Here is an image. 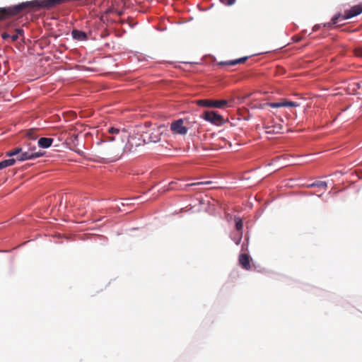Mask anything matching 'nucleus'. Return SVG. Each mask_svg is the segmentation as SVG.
<instances>
[{
	"label": "nucleus",
	"instance_id": "nucleus-21",
	"mask_svg": "<svg viewBox=\"0 0 362 362\" xmlns=\"http://www.w3.org/2000/svg\"><path fill=\"white\" fill-rule=\"evenodd\" d=\"M26 136L31 139H35L37 136L35 129H30L27 132Z\"/></svg>",
	"mask_w": 362,
	"mask_h": 362
},
{
	"label": "nucleus",
	"instance_id": "nucleus-7",
	"mask_svg": "<svg viewBox=\"0 0 362 362\" xmlns=\"http://www.w3.org/2000/svg\"><path fill=\"white\" fill-rule=\"evenodd\" d=\"M142 135L146 143H156L158 141V130L157 129L144 132Z\"/></svg>",
	"mask_w": 362,
	"mask_h": 362
},
{
	"label": "nucleus",
	"instance_id": "nucleus-27",
	"mask_svg": "<svg viewBox=\"0 0 362 362\" xmlns=\"http://www.w3.org/2000/svg\"><path fill=\"white\" fill-rule=\"evenodd\" d=\"M10 38L11 39V40L13 42H15L18 40V34H15V35H11Z\"/></svg>",
	"mask_w": 362,
	"mask_h": 362
},
{
	"label": "nucleus",
	"instance_id": "nucleus-4",
	"mask_svg": "<svg viewBox=\"0 0 362 362\" xmlns=\"http://www.w3.org/2000/svg\"><path fill=\"white\" fill-rule=\"evenodd\" d=\"M202 117L212 124L218 125L224 122L223 117L215 111H205Z\"/></svg>",
	"mask_w": 362,
	"mask_h": 362
},
{
	"label": "nucleus",
	"instance_id": "nucleus-29",
	"mask_svg": "<svg viewBox=\"0 0 362 362\" xmlns=\"http://www.w3.org/2000/svg\"><path fill=\"white\" fill-rule=\"evenodd\" d=\"M16 34H18V35H23V29H16Z\"/></svg>",
	"mask_w": 362,
	"mask_h": 362
},
{
	"label": "nucleus",
	"instance_id": "nucleus-15",
	"mask_svg": "<svg viewBox=\"0 0 362 362\" xmlns=\"http://www.w3.org/2000/svg\"><path fill=\"white\" fill-rule=\"evenodd\" d=\"M108 133L110 134L119 135L122 139L127 137V132L124 129L120 130L117 128L110 127L108 129Z\"/></svg>",
	"mask_w": 362,
	"mask_h": 362
},
{
	"label": "nucleus",
	"instance_id": "nucleus-22",
	"mask_svg": "<svg viewBox=\"0 0 362 362\" xmlns=\"http://www.w3.org/2000/svg\"><path fill=\"white\" fill-rule=\"evenodd\" d=\"M354 54L358 57L362 58V47H356L354 49Z\"/></svg>",
	"mask_w": 362,
	"mask_h": 362
},
{
	"label": "nucleus",
	"instance_id": "nucleus-1",
	"mask_svg": "<svg viewBox=\"0 0 362 362\" xmlns=\"http://www.w3.org/2000/svg\"><path fill=\"white\" fill-rule=\"evenodd\" d=\"M67 1L68 0H33L11 7L0 8V21L19 14L24 11H36L40 8L52 9Z\"/></svg>",
	"mask_w": 362,
	"mask_h": 362
},
{
	"label": "nucleus",
	"instance_id": "nucleus-20",
	"mask_svg": "<svg viewBox=\"0 0 362 362\" xmlns=\"http://www.w3.org/2000/svg\"><path fill=\"white\" fill-rule=\"evenodd\" d=\"M309 187H321L323 189H326L327 187V185L325 182L319 181V182L311 184L310 185H309Z\"/></svg>",
	"mask_w": 362,
	"mask_h": 362
},
{
	"label": "nucleus",
	"instance_id": "nucleus-32",
	"mask_svg": "<svg viewBox=\"0 0 362 362\" xmlns=\"http://www.w3.org/2000/svg\"><path fill=\"white\" fill-rule=\"evenodd\" d=\"M108 139H109L110 141H112L115 140V137L113 136H109Z\"/></svg>",
	"mask_w": 362,
	"mask_h": 362
},
{
	"label": "nucleus",
	"instance_id": "nucleus-9",
	"mask_svg": "<svg viewBox=\"0 0 362 362\" xmlns=\"http://www.w3.org/2000/svg\"><path fill=\"white\" fill-rule=\"evenodd\" d=\"M266 105L272 108L298 106L297 103L292 102V101H286V100H283V101L277 102V103H268Z\"/></svg>",
	"mask_w": 362,
	"mask_h": 362
},
{
	"label": "nucleus",
	"instance_id": "nucleus-10",
	"mask_svg": "<svg viewBox=\"0 0 362 362\" xmlns=\"http://www.w3.org/2000/svg\"><path fill=\"white\" fill-rule=\"evenodd\" d=\"M239 263L246 270H250L251 268L250 257L247 254H241L240 255Z\"/></svg>",
	"mask_w": 362,
	"mask_h": 362
},
{
	"label": "nucleus",
	"instance_id": "nucleus-25",
	"mask_svg": "<svg viewBox=\"0 0 362 362\" xmlns=\"http://www.w3.org/2000/svg\"><path fill=\"white\" fill-rule=\"evenodd\" d=\"M241 239H242V233H239L238 238L235 239V244L239 245Z\"/></svg>",
	"mask_w": 362,
	"mask_h": 362
},
{
	"label": "nucleus",
	"instance_id": "nucleus-17",
	"mask_svg": "<svg viewBox=\"0 0 362 362\" xmlns=\"http://www.w3.org/2000/svg\"><path fill=\"white\" fill-rule=\"evenodd\" d=\"M20 152H22V148L16 147L8 152L6 153V156L8 157H12L14 156H18V155L20 153Z\"/></svg>",
	"mask_w": 362,
	"mask_h": 362
},
{
	"label": "nucleus",
	"instance_id": "nucleus-33",
	"mask_svg": "<svg viewBox=\"0 0 362 362\" xmlns=\"http://www.w3.org/2000/svg\"><path fill=\"white\" fill-rule=\"evenodd\" d=\"M4 168L2 161L0 162V170Z\"/></svg>",
	"mask_w": 362,
	"mask_h": 362
},
{
	"label": "nucleus",
	"instance_id": "nucleus-16",
	"mask_svg": "<svg viewBox=\"0 0 362 362\" xmlns=\"http://www.w3.org/2000/svg\"><path fill=\"white\" fill-rule=\"evenodd\" d=\"M339 18H341V13H337L336 15H334L332 17V18L330 22L324 24V27L328 28H332L334 25L337 23L338 20Z\"/></svg>",
	"mask_w": 362,
	"mask_h": 362
},
{
	"label": "nucleus",
	"instance_id": "nucleus-3",
	"mask_svg": "<svg viewBox=\"0 0 362 362\" xmlns=\"http://www.w3.org/2000/svg\"><path fill=\"white\" fill-rule=\"evenodd\" d=\"M197 104L199 106L202 107H216V108H223L228 104V100H209V99H203L199 100L197 102Z\"/></svg>",
	"mask_w": 362,
	"mask_h": 362
},
{
	"label": "nucleus",
	"instance_id": "nucleus-2",
	"mask_svg": "<svg viewBox=\"0 0 362 362\" xmlns=\"http://www.w3.org/2000/svg\"><path fill=\"white\" fill-rule=\"evenodd\" d=\"M145 143L146 141L142 134L134 132L129 135L127 143L124 146V150L128 152H134L138 147L142 146Z\"/></svg>",
	"mask_w": 362,
	"mask_h": 362
},
{
	"label": "nucleus",
	"instance_id": "nucleus-26",
	"mask_svg": "<svg viewBox=\"0 0 362 362\" xmlns=\"http://www.w3.org/2000/svg\"><path fill=\"white\" fill-rule=\"evenodd\" d=\"M11 35L6 33H3L1 34V37L4 39V40H6L8 38H10Z\"/></svg>",
	"mask_w": 362,
	"mask_h": 362
},
{
	"label": "nucleus",
	"instance_id": "nucleus-23",
	"mask_svg": "<svg viewBox=\"0 0 362 362\" xmlns=\"http://www.w3.org/2000/svg\"><path fill=\"white\" fill-rule=\"evenodd\" d=\"M221 1L225 5L230 6L235 3V0H221Z\"/></svg>",
	"mask_w": 362,
	"mask_h": 362
},
{
	"label": "nucleus",
	"instance_id": "nucleus-14",
	"mask_svg": "<svg viewBox=\"0 0 362 362\" xmlns=\"http://www.w3.org/2000/svg\"><path fill=\"white\" fill-rule=\"evenodd\" d=\"M52 142L53 139L47 137H42L37 141L39 146L44 148L49 147Z\"/></svg>",
	"mask_w": 362,
	"mask_h": 362
},
{
	"label": "nucleus",
	"instance_id": "nucleus-11",
	"mask_svg": "<svg viewBox=\"0 0 362 362\" xmlns=\"http://www.w3.org/2000/svg\"><path fill=\"white\" fill-rule=\"evenodd\" d=\"M266 133L269 134H279L283 129V127L279 124L267 125L265 127Z\"/></svg>",
	"mask_w": 362,
	"mask_h": 362
},
{
	"label": "nucleus",
	"instance_id": "nucleus-8",
	"mask_svg": "<svg viewBox=\"0 0 362 362\" xmlns=\"http://www.w3.org/2000/svg\"><path fill=\"white\" fill-rule=\"evenodd\" d=\"M171 130L176 134L185 135L187 132V128L183 125L182 119L177 120L171 124Z\"/></svg>",
	"mask_w": 362,
	"mask_h": 362
},
{
	"label": "nucleus",
	"instance_id": "nucleus-12",
	"mask_svg": "<svg viewBox=\"0 0 362 362\" xmlns=\"http://www.w3.org/2000/svg\"><path fill=\"white\" fill-rule=\"evenodd\" d=\"M247 59H248L247 57H241L238 59L230 60V61H227V62H221L219 63V64L220 65H227V66H234V65H236L238 64H243V63L245 62Z\"/></svg>",
	"mask_w": 362,
	"mask_h": 362
},
{
	"label": "nucleus",
	"instance_id": "nucleus-30",
	"mask_svg": "<svg viewBox=\"0 0 362 362\" xmlns=\"http://www.w3.org/2000/svg\"><path fill=\"white\" fill-rule=\"evenodd\" d=\"M320 25H315L313 28V31L316 32L320 29Z\"/></svg>",
	"mask_w": 362,
	"mask_h": 362
},
{
	"label": "nucleus",
	"instance_id": "nucleus-18",
	"mask_svg": "<svg viewBox=\"0 0 362 362\" xmlns=\"http://www.w3.org/2000/svg\"><path fill=\"white\" fill-rule=\"evenodd\" d=\"M235 228H236V230L238 231V233H242V229L243 228V223L242 219L240 218H235Z\"/></svg>",
	"mask_w": 362,
	"mask_h": 362
},
{
	"label": "nucleus",
	"instance_id": "nucleus-31",
	"mask_svg": "<svg viewBox=\"0 0 362 362\" xmlns=\"http://www.w3.org/2000/svg\"><path fill=\"white\" fill-rule=\"evenodd\" d=\"M115 13H117L118 16H122L123 15V11H117L115 9Z\"/></svg>",
	"mask_w": 362,
	"mask_h": 362
},
{
	"label": "nucleus",
	"instance_id": "nucleus-5",
	"mask_svg": "<svg viewBox=\"0 0 362 362\" xmlns=\"http://www.w3.org/2000/svg\"><path fill=\"white\" fill-rule=\"evenodd\" d=\"M43 156V153L41 152H33L31 151H23L22 148V152L18 155L16 158V161H24L27 160H32L36 158H39Z\"/></svg>",
	"mask_w": 362,
	"mask_h": 362
},
{
	"label": "nucleus",
	"instance_id": "nucleus-13",
	"mask_svg": "<svg viewBox=\"0 0 362 362\" xmlns=\"http://www.w3.org/2000/svg\"><path fill=\"white\" fill-rule=\"evenodd\" d=\"M71 35L74 39L77 40L83 41L87 40L86 33L78 30H73L71 32Z\"/></svg>",
	"mask_w": 362,
	"mask_h": 362
},
{
	"label": "nucleus",
	"instance_id": "nucleus-6",
	"mask_svg": "<svg viewBox=\"0 0 362 362\" xmlns=\"http://www.w3.org/2000/svg\"><path fill=\"white\" fill-rule=\"evenodd\" d=\"M362 13V5H356L350 9L345 11L344 14L341 15V19L346 20L355 17Z\"/></svg>",
	"mask_w": 362,
	"mask_h": 362
},
{
	"label": "nucleus",
	"instance_id": "nucleus-28",
	"mask_svg": "<svg viewBox=\"0 0 362 362\" xmlns=\"http://www.w3.org/2000/svg\"><path fill=\"white\" fill-rule=\"evenodd\" d=\"M115 8H110L106 10L105 13L109 14V13H115Z\"/></svg>",
	"mask_w": 362,
	"mask_h": 362
},
{
	"label": "nucleus",
	"instance_id": "nucleus-19",
	"mask_svg": "<svg viewBox=\"0 0 362 362\" xmlns=\"http://www.w3.org/2000/svg\"><path fill=\"white\" fill-rule=\"evenodd\" d=\"M4 168L8 166L13 165L16 163L15 158H9L4 160H2Z\"/></svg>",
	"mask_w": 362,
	"mask_h": 362
},
{
	"label": "nucleus",
	"instance_id": "nucleus-24",
	"mask_svg": "<svg viewBox=\"0 0 362 362\" xmlns=\"http://www.w3.org/2000/svg\"><path fill=\"white\" fill-rule=\"evenodd\" d=\"M210 184H211V181H206V182H197V183H192L189 185L193 186V185H210Z\"/></svg>",
	"mask_w": 362,
	"mask_h": 362
}]
</instances>
